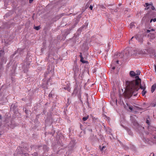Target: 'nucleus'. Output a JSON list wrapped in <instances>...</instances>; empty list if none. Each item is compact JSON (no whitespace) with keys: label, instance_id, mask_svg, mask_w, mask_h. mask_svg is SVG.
<instances>
[{"label":"nucleus","instance_id":"1","mask_svg":"<svg viewBox=\"0 0 156 156\" xmlns=\"http://www.w3.org/2000/svg\"><path fill=\"white\" fill-rule=\"evenodd\" d=\"M136 80L131 81H127L126 82V90L130 94L132 95L134 93L137 91L140 88L143 90H145L146 87L145 84L144 86L140 85L139 87V84L140 83L141 79L139 76L136 77Z\"/></svg>","mask_w":156,"mask_h":156},{"label":"nucleus","instance_id":"2","mask_svg":"<svg viewBox=\"0 0 156 156\" xmlns=\"http://www.w3.org/2000/svg\"><path fill=\"white\" fill-rule=\"evenodd\" d=\"M145 5H146V7H147V8L146 9H149V7H148V6H149V5H151V9L153 10H155V8H154V7L153 6V4L152 3H151L150 4H148V3H145Z\"/></svg>","mask_w":156,"mask_h":156},{"label":"nucleus","instance_id":"3","mask_svg":"<svg viewBox=\"0 0 156 156\" xmlns=\"http://www.w3.org/2000/svg\"><path fill=\"white\" fill-rule=\"evenodd\" d=\"M156 89V84H154L151 87V93H153Z\"/></svg>","mask_w":156,"mask_h":156},{"label":"nucleus","instance_id":"4","mask_svg":"<svg viewBox=\"0 0 156 156\" xmlns=\"http://www.w3.org/2000/svg\"><path fill=\"white\" fill-rule=\"evenodd\" d=\"M129 74L131 76H136V73L133 71H130L129 73Z\"/></svg>","mask_w":156,"mask_h":156},{"label":"nucleus","instance_id":"5","mask_svg":"<svg viewBox=\"0 0 156 156\" xmlns=\"http://www.w3.org/2000/svg\"><path fill=\"white\" fill-rule=\"evenodd\" d=\"M148 16H149V14H146L145 16H144V17H143L142 20V21H147V18Z\"/></svg>","mask_w":156,"mask_h":156},{"label":"nucleus","instance_id":"6","mask_svg":"<svg viewBox=\"0 0 156 156\" xmlns=\"http://www.w3.org/2000/svg\"><path fill=\"white\" fill-rule=\"evenodd\" d=\"M73 70L75 73L76 72L78 71L79 70L78 67L77 66H75V67H73Z\"/></svg>","mask_w":156,"mask_h":156},{"label":"nucleus","instance_id":"7","mask_svg":"<svg viewBox=\"0 0 156 156\" xmlns=\"http://www.w3.org/2000/svg\"><path fill=\"white\" fill-rule=\"evenodd\" d=\"M80 61L82 62V63H87V61H85L83 60V56H81V58H80Z\"/></svg>","mask_w":156,"mask_h":156},{"label":"nucleus","instance_id":"8","mask_svg":"<svg viewBox=\"0 0 156 156\" xmlns=\"http://www.w3.org/2000/svg\"><path fill=\"white\" fill-rule=\"evenodd\" d=\"M64 89L65 90H66L69 92H70V88L69 86H67V87H64Z\"/></svg>","mask_w":156,"mask_h":156},{"label":"nucleus","instance_id":"9","mask_svg":"<svg viewBox=\"0 0 156 156\" xmlns=\"http://www.w3.org/2000/svg\"><path fill=\"white\" fill-rule=\"evenodd\" d=\"M89 116L88 115L86 117H83V121H85L88 118Z\"/></svg>","mask_w":156,"mask_h":156},{"label":"nucleus","instance_id":"10","mask_svg":"<svg viewBox=\"0 0 156 156\" xmlns=\"http://www.w3.org/2000/svg\"><path fill=\"white\" fill-rule=\"evenodd\" d=\"M154 31V30L153 29H151L150 30H147L146 31L147 33H149L151 31Z\"/></svg>","mask_w":156,"mask_h":156},{"label":"nucleus","instance_id":"11","mask_svg":"<svg viewBox=\"0 0 156 156\" xmlns=\"http://www.w3.org/2000/svg\"><path fill=\"white\" fill-rule=\"evenodd\" d=\"M146 93V91L145 90H143V91L142 92V95L144 96L145 95Z\"/></svg>","mask_w":156,"mask_h":156},{"label":"nucleus","instance_id":"12","mask_svg":"<svg viewBox=\"0 0 156 156\" xmlns=\"http://www.w3.org/2000/svg\"><path fill=\"white\" fill-rule=\"evenodd\" d=\"M134 26V23H132L130 24V28H132Z\"/></svg>","mask_w":156,"mask_h":156},{"label":"nucleus","instance_id":"13","mask_svg":"<svg viewBox=\"0 0 156 156\" xmlns=\"http://www.w3.org/2000/svg\"><path fill=\"white\" fill-rule=\"evenodd\" d=\"M50 72H51H51H48V73H46L45 74V77H47V75L48 74H50Z\"/></svg>","mask_w":156,"mask_h":156},{"label":"nucleus","instance_id":"14","mask_svg":"<svg viewBox=\"0 0 156 156\" xmlns=\"http://www.w3.org/2000/svg\"><path fill=\"white\" fill-rule=\"evenodd\" d=\"M133 124L134 125H135V126H138V123L136 121H135V122H134L133 123Z\"/></svg>","mask_w":156,"mask_h":156},{"label":"nucleus","instance_id":"15","mask_svg":"<svg viewBox=\"0 0 156 156\" xmlns=\"http://www.w3.org/2000/svg\"><path fill=\"white\" fill-rule=\"evenodd\" d=\"M40 28L39 26H37L35 27V29L37 30H38Z\"/></svg>","mask_w":156,"mask_h":156},{"label":"nucleus","instance_id":"16","mask_svg":"<svg viewBox=\"0 0 156 156\" xmlns=\"http://www.w3.org/2000/svg\"><path fill=\"white\" fill-rule=\"evenodd\" d=\"M136 72H137L136 74V75H139L140 74V71H137Z\"/></svg>","mask_w":156,"mask_h":156},{"label":"nucleus","instance_id":"17","mask_svg":"<svg viewBox=\"0 0 156 156\" xmlns=\"http://www.w3.org/2000/svg\"><path fill=\"white\" fill-rule=\"evenodd\" d=\"M146 123L148 124V125H150V122H149V120L147 119V120H146Z\"/></svg>","mask_w":156,"mask_h":156},{"label":"nucleus","instance_id":"18","mask_svg":"<svg viewBox=\"0 0 156 156\" xmlns=\"http://www.w3.org/2000/svg\"><path fill=\"white\" fill-rule=\"evenodd\" d=\"M52 94H51V93L49 94L48 95V97H52Z\"/></svg>","mask_w":156,"mask_h":156},{"label":"nucleus","instance_id":"19","mask_svg":"<svg viewBox=\"0 0 156 156\" xmlns=\"http://www.w3.org/2000/svg\"><path fill=\"white\" fill-rule=\"evenodd\" d=\"M105 148V146H103L102 148H101V151H102Z\"/></svg>","mask_w":156,"mask_h":156},{"label":"nucleus","instance_id":"20","mask_svg":"<svg viewBox=\"0 0 156 156\" xmlns=\"http://www.w3.org/2000/svg\"><path fill=\"white\" fill-rule=\"evenodd\" d=\"M134 38V37H133L131 39H130V40H129V44H130L131 43V42H130V41H132V39L133 38Z\"/></svg>","mask_w":156,"mask_h":156},{"label":"nucleus","instance_id":"21","mask_svg":"<svg viewBox=\"0 0 156 156\" xmlns=\"http://www.w3.org/2000/svg\"><path fill=\"white\" fill-rule=\"evenodd\" d=\"M93 6L92 5H90V9L92 10L93 9Z\"/></svg>","mask_w":156,"mask_h":156},{"label":"nucleus","instance_id":"22","mask_svg":"<svg viewBox=\"0 0 156 156\" xmlns=\"http://www.w3.org/2000/svg\"><path fill=\"white\" fill-rule=\"evenodd\" d=\"M0 52L1 54H4V51L3 50H1Z\"/></svg>","mask_w":156,"mask_h":156},{"label":"nucleus","instance_id":"23","mask_svg":"<svg viewBox=\"0 0 156 156\" xmlns=\"http://www.w3.org/2000/svg\"><path fill=\"white\" fill-rule=\"evenodd\" d=\"M119 56H121V57L122 58V53H120Z\"/></svg>","mask_w":156,"mask_h":156},{"label":"nucleus","instance_id":"24","mask_svg":"<svg viewBox=\"0 0 156 156\" xmlns=\"http://www.w3.org/2000/svg\"><path fill=\"white\" fill-rule=\"evenodd\" d=\"M153 21L154 22H155L156 21V18H154V19H153Z\"/></svg>","mask_w":156,"mask_h":156},{"label":"nucleus","instance_id":"25","mask_svg":"<svg viewBox=\"0 0 156 156\" xmlns=\"http://www.w3.org/2000/svg\"><path fill=\"white\" fill-rule=\"evenodd\" d=\"M33 0H29V3H31L33 2Z\"/></svg>","mask_w":156,"mask_h":156},{"label":"nucleus","instance_id":"26","mask_svg":"<svg viewBox=\"0 0 156 156\" xmlns=\"http://www.w3.org/2000/svg\"><path fill=\"white\" fill-rule=\"evenodd\" d=\"M138 37V36H137V35H136L135 36L134 38L137 40V39Z\"/></svg>","mask_w":156,"mask_h":156},{"label":"nucleus","instance_id":"27","mask_svg":"<svg viewBox=\"0 0 156 156\" xmlns=\"http://www.w3.org/2000/svg\"><path fill=\"white\" fill-rule=\"evenodd\" d=\"M80 58H81V56H82V53H80Z\"/></svg>","mask_w":156,"mask_h":156},{"label":"nucleus","instance_id":"28","mask_svg":"<svg viewBox=\"0 0 156 156\" xmlns=\"http://www.w3.org/2000/svg\"><path fill=\"white\" fill-rule=\"evenodd\" d=\"M152 21H153V19H151L150 21V23H151Z\"/></svg>","mask_w":156,"mask_h":156},{"label":"nucleus","instance_id":"29","mask_svg":"<svg viewBox=\"0 0 156 156\" xmlns=\"http://www.w3.org/2000/svg\"><path fill=\"white\" fill-rule=\"evenodd\" d=\"M156 105V102L155 104L153 105V106L155 107Z\"/></svg>","mask_w":156,"mask_h":156},{"label":"nucleus","instance_id":"30","mask_svg":"<svg viewBox=\"0 0 156 156\" xmlns=\"http://www.w3.org/2000/svg\"><path fill=\"white\" fill-rule=\"evenodd\" d=\"M112 69H115V67H113Z\"/></svg>","mask_w":156,"mask_h":156},{"label":"nucleus","instance_id":"31","mask_svg":"<svg viewBox=\"0 0 156 156\" xmlns=\"http://www.w3.org/2000/svg\"><path fill=\"white\" fill-rule=\"evenodd\" d=\"M116 63L117 64H119V61L118 60H117L116 61Z\"/></svg>","mask_w":156,"mask_h":156},{"label":"nucleus","instance_id":"32","mask_svg":"<svg viewBox=\"0 0 156 156\" xmlns=\"http://www.w3.org/2000/svg\"><path fill=\"white\" fill-rule=\"evenodd\" d=\"M1 118H2L1 116V115H0V119H1Z\"/></svg>","mask_w":156,"mask_h":156},{"label":"nucleus","instance_id":"33","mask_svg":"<svg viewBox=\"0 0 156 156\" xmlns=\"http://www.w3.org/2000/svg\"><path fill=\"white\" fill-rule=\"evenodd\" d=\"M129 109L131 110L132 109V108H131L130 107L129 108Z\"/></svg>","mask_w":156,"mask_h":156},{"label":"nucleus","instance_id":"34","mask_svg":"<svg viewBox=\"0 0 156 156\" xmlns=\"http://www.w3.org/2000/svg\"><path fill=\"white\" fill-rule=\"evenodd\" d=\"M141 128H142V129H144V127H141Z\"/></svg>","mask_w":156,"mask_h":156},{"label":"nucleus","instance_id":"35","mask_svg":"<svg viewBox=\"0 0 156 156\" xmlns=\"http://www.w3.org/2000/svg\"><path fill=\"white\" fill-rule=\"evenodd\" d=\"M153 156H154V153H153Z\"/></svg>","mask_w":156,"mask_h":156},{"label":"nucleus","instance_id":"36","mask_svg":"<svg viewBox=\"0 0 156 156\" xmlns=\"http://www.w3.org/2000/svg\"><path fill=\"white\" fill-rule=\"evenodd\" d=\"M153 34V35H154V34Z\"/></svg>","mask_w":156,"mask_h":156},{"label":"nucleus","instance_id":"37","mask_svg":"<svg viewBox=\"0 0 156 156\" xmlns=\"http://www.w3.org/2000/svg\"><path fill=\"white\" fill-rule=\"evenodd\" d=\"M126 156H129V155H126Z\"/></svg>","mask_w":156,"mask_h":156}]
</instances>
